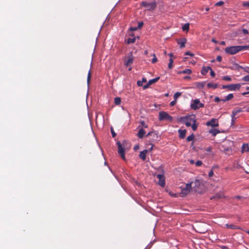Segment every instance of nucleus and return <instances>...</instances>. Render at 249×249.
<instances>
[{
  "mask_svg": "<svg viewBox=\"0 0 249 249\" xmlns=\"http://www.w3.org/2000/svg\"><path fill=\"white\" fill-rule=\"evenodd\" d=\"M134 60V57L132 54V53L130 52L128 54L127 59H125L124 61V64L126 67L131 66Z\"/></svg>",
  "mask_w": 249,
  "mask_h": 249,
  "instance_id": "obj_9",
  "label": "nucleus"
},
{
  "mask_svg": "<svg viewBox=\"0 0 249 249\" xmlns=\"http://www.w3.org/2000/svg\"><path fill=\"white\" fill-rule=\"evenodd\" d=\"M242 79L244 81H249V75L245 76Z\"/></svg>",
  "mask_w": 249,
  "mask_h": 249,
  "instance_id": "obj_45",
  "label": "nucleus"
},
{
  "mask_svg": "<svg viewBox=\"0 0 249 249\" xmlns=\"http://www.w3.org/2000/svg\"><path fill=\"white\" fill-rule=\"evenodd\" d=\"M231 69H232V70H235L239 71L240 69H244V67L241 66L239 65L237 63H234L233 64V68H231Z\"/></svg>",
  "mask_w": 249,
  "mask_h": 249,
  "instance_id": "obj_20",
  "label": "nucleus"
},
{
  "mask_svg": "<svg viewBox=\"0 0 249 249\" xmlns=\"http://www.w3.org/2000/svg\"><path fill=\"white\" fill-rule=\"evenodd\" d=\"M232 119H231V125H233L234 124V122L235 120L236 119V117L235 115L233 116V114L231 115Z\"/></svg>",
  "mask_w": 249,
  "mask_h": 249,
  "instance_id": "obj_39",
  "label": "nucleus"
},
{
  "mask_svg": "<svg viewBox=\"0 0 249 249\" xmlns=\"http://www.w3.org/2000/svg\"><path fill=\"white\" fill-rule=\"evenodd\" d=\"M195 138V136L194 134H192L191 135L188 136L186 138V141L189 142L190 141H192L194 140Z\"/></svg>",
  "mask_w": 249,
  "mask_h": 249,
  "instance_id": "obj_28",
  "label": "nucleus"
},
{
  "mask_svg": "<svg viewBox=\"0 0 249 249\" xmlns=\"http://www.w3.org/2000/svg\"><path fill=\"white\" fill-rule=\"evenodd\" d=\"M146 81H147V80H146V78H143L142 79V82H143V83H145V82H146Z\"/></svg>",
  "mask_w": 249,
  "mask_h": 249,
  "instance_id": "obj_63",
  "label": "nucleus"
},
{
  "mask_svg": "<svg viewBox=\"0 0 249 249\" xmlns=\"http://www.w3.org/2000/svg\"><path fill=\"white\" fill-rule=\"evenodd\" d=\"M192 73V70L191 69H185L182 71H181L178 72V73H183V74H191Z\"/></svg>",
  "mask_w": 249,
  "mask_h": 249,
  "instance_id": "obj_24",
  "label": "nucleus"
},
{
  "mask_svg": "<svg viewBox=\"0 0 249 249\" xmlns=\"http://www.w3.org/2000/svg\"><path fill=\"white\" fill-rule=\"evenodd\" d=\"M242 110L241 109H238L237 110H234L232 112V114L236 116L238 113L241 112Z\"/></svg>",
  "mask_w": 249,
  "mask_h": 249,
  "instance_id": "obj_36",
  "label": "nucleus"
},
{
  "mask_svg": "<svg viewBox=\"0 0 249 249\" xmlns=\"http://www.w3.org/2000/svg\"><path fill=\"white\" fill-rule=\"evenodd\" d=\"M195 164L196 166H200L202 164V162L201 160H197Z\"/></svg>",
  "mask_w": 249,
  "mask_h": 249,
  "instance_id": "obj_42",
  "label": "nucleus"
},
{
  "mask_svg": "<svg viewBox=\"0 0 249 249\" xmlns=\"http://www.w3.org/2000/svg\"><path fill=\"white\" fill-rule=\"evenodd\" d=\"M168 67L169 69H172L173 67V64L169 63Z\"/></svg>",
  "mask_w": 249,
  "mask_h": 249,
  "instance_id": "obj_61",
  "label": "nucleus"
},
{
  "mask_svg": "<svg viewBox=\"0 0 249 249\" xmlns=\"http://www.w3.org/2000/svg\"><path fill=\"white\" fill-rule=\"evenodd\" d=\"M91 74L90 70H89L88 72V78H87V83H88V85L89 84V82H90V81L91 79Z\"/></svg>",
  "mask_w": 249,
  "mask_h": 249,
  "instance_id": "obj_34",
  "label": "nucleus"
},
{
  "mask_svg": "<svg viewBox=\"0 0 249 249\" xmlns=\"http://www.w3.org/2000/svg\"><path fill=\"white\" fill-rule=\"evenodd\" d=\"M246 89L248 90L247 92H244L242 93V94L244 96H245L248 94H249V87H247L246 88Z\"/></svg>",
  "mask_w": 249,
  "mask_h": 249,
  "instance_id": "obj_44",
  "label": "nucleus"
},
{
  "mask_svg": "<svg viewBox=\"0 0 249 249\" xmlns=\"http://www.w3.org/2000/svg\"><path fill=\"white\" fill-rule=\"evenodd\" d=\"M204 105L200 103L199 99H195L192 100V103L190 105V107L194 110H197L200 107H203Z\"/></svg>",
  "mask_w": 249,
  "mask_h": 249,
  "instance_id": "obj_6",
  "label": "nucleus"
},
{
  "mask_svg": "<svg viewBox=\"0 0 249 249\" xmlns=\"http://www.w3.org/2000/svg\"><path fill=\"white\" fill-rule=\"evenodd\" d=\"M220 131L217 129H211L209 131V133L212 134L213 136H215L217 134L219 133Z\"/></svg>",
  "mask_w": 249,
  "mask_h": 249,
  "instance_id": "obj_21",
  "label": "nucleus"
},
{
  "mask_svg": "<svg viewBox=\"0 0 249 249\" xmlns=\"http://www.w3.org/2000/svg\"><path fill=\"white\" fill-rule=\"evenodd\" d=\"M197 231L199 233H205L207 231V230L205 228H199L198 227V230Z\"/></svg>",
  "mask_w": 249,
  "mask_h": 249,
  "instance_id": "obj_33",
  "label": "nucleus"
},
{
  "mask_svg": "<svg viewBox=\"0 0 249 249\" xmlns=\"http://www.w3.org/2000/svg\"><path fill=\"white\" fill-rule=\"evenodd\" d=\"M178 43L180 45V48L185 47V44L187 42V39L185 38H182L178 40Z\"/></svg>",
  "mask_w": 249,
  "mask_h": 249,
  "instance_id": "obj_14",
  "label": "nucleus"
},
{
  "mask_svg": "<svg viewBox=\"0 0 249 249\" xmlns=\"http://www.w3.org/2000/svg\"><path fill=\"white\" fill-rule=\"evenodd\" d=\"M223 197V196L222 195H220L219 194H216L214 196H213V197L211 198V199H219L220 198H222Z\"/></svg>",
  "mask_w": 249,
  "mask_h": 249,
  "instance_id": "obj_35",
  "label": "nucleus"
},
{
  "mask_svg": "<svg viewBox=\"0 0 249 249\" xmlns=\"http://www.w3.org/2000/svg\"><path fill=\"white\" fill-rule=\"evenodd\" d=\"M153 58L152 59V63H155L156 62H157L158 60H157V58L156 56V55L155 54H153Z\"/></svg>",
  "mask_w": 249,
  "mask_h": 249,
  "instance_id": "obj_40",
  "label": "nucleus"
},
{
  "mask_svg": "<svg viewBox=\"0 0 249 249\" xmlns=\"http://www.w3.org/2000/svg\"><path fill=\"white\" fill-rule=\"evenodd\" d=\"M204 150L206 151H207V152H210L212 151V147H207L206 148H205Z\"/></svg>",
  "mask_w": 249,
  "mask_h": 249,
  "instance_id": "obj_53",
  "label": "nucleus"
},
{
  "mask_svg": "<svg viewBox=\"0 0 249 249\" xmlns=\"http://www.w3.org/2000/svg\"><path fill=\"white\" fill-rule=\"evenodd\" d=\"M176 102H177V100H174V101L170 102V105L171 106H174L176 104Z\"/></svg>",
  "mask_w": 249,
  "mask_h": 249,
  "instance_id": "obj_50",
  "label": "nucleus"
},
{
  "mask_svg": "<svg viewBox=\"0 0 249 249\" xmlns=\"http://www.w3.org/2000/svg\"><path fill=\"white\" fill-rule=\"evenodd\" d=\"M212 41L214 43H217L218 42L217 41H216L214 38H212Z\"/></svg>",
  "mask_w": 249,
  "mask_h": 249,
  "instance_id": "obj_62",
  "label": "nucleus"
},
{
  "mask_svg": "<svg viewBox=\"0 0 249 249\" xmlns=\"http://www.w3.org/2000/svg\"><path fill=\"white\" fill-rule=\"evenodd\" d=\"M181 95V92H177L174 95V100H177V99Z\"/></svg>",
  "mask_w": 249,
  "mask_h": 249,
  "instance_id": "obj_32",
  "label": "nucleus"
},
{
  "mask_svg": "<svg viewBox=\"0 0 249 249\" xmlns=\"http://www.w3.org/2000/svg\"><path fill=\"white\" fill-rule=\"evenodd\" d=\"M184 120L192 121L193 124H191V127L193 131H196L197 129L198 124L196 123V116L195 115L186 116L184 117H181L179 118L180 122H184Z\"/></svg>",
  "mask_w": 249,
  "mask_h": 249,
  "instance_id": "obj_2",
  "label": "nucleus"
},
{
  "mask_svg": "<svg viewBox=\"0 0 249 249\" xmlns=\"http://www.w3.org/2000/svg\"><path fill=\"white\" fill-rule=\"evenodd\" d=\"M117 144L118 147V153L120 155L121 158L124 160L125 159L124 149L120 142H118Z\"/></svg>",
  "mask_w": 249,
  "mask_h": 249,
  "instance_id": "obj_10",
  "label": "nucleus"
},
{
  "mask_svg": "<svg viewBox=\"0 0 249 249\" xmlns=\"http://www.w3.org/2000/svg\"><path fill=\"white\" fill-rule=\"evenodd\" d=\"M136 41V38L135 37H133V38H129L127 39V43L128 44H130V43H133L135 42Z\"/></svg>",
  "mask_w": 249,
  "mask_h": 249,
  "instance_id": "obj_30",
  "label": "nucleus"
},
{
  "mask_svg": "<svg viewBox=\"0 0 249 249\" xmlns=\"http://www.w3.org/2000/svg\"><path fill=\"white\" fill-rule=\"evenodd\" d=\"M220 101H222L218 97H215L214 98V101L215 102H219Z\"/></svg>",
  "mask_w": 249,
  "mask_h": 249,
  "instance_id": "obj_55",
  "label": "nucleus"
},
{
  "mask_svg": "<svg viewBox=\"0 0 249 249\" xmlns=\"http://www.w3.org/2000/svg\"><path fill=\"white\" fill-rule=\"evenodd\" d=\"M141 5L145 7L147 10L153 11L157 7V2L155 1L151 2L143 1L142 2Z\"/></svg>",
  "mask_w": 249,
  "mask_h": 249,
  "instance_id": "obj_3",
  "label": "nucleus"
},
{
  "mask_svg": "<svg viewBox=\"0 0 249 249\" xmlns=\"http://www.w3.org/2000/svg\"><path fill=\"white\" fill-rule=\"evenodd\" d=\"M150 86V85H149V83L148 82V83L146 84L145 85H144L143 88L144 89H147L148 88H149Z\"/></svg>",
  "mask_w": 249,
  "mask_h": 249,
  "instance_id": "obj_59",
  "label": "nucleus"
},
{
  "mask_svg": "<svg viewBox=\"0 0 249 249\" xmlns=\"http://www.w3.org/2000/svg\"><path fill=\"white\" fill-rule=\"evenodd\" d=\"M185 55H190L191 56H194V54L190 52H186L185 53Z\"/></svg>",
  "mask_w": 249,
  "mask_h": 249,
  "instance_id": "obj_49",
  "label": "nucleus"
},
{
  "mask_svg": "<svg viewBox=\"0 0 249 249\" xmlns=\"http://www.w3.org/2000/svg\"><path fill=\"white\" fill-rule=\"evenodd\" d=\"M137 85L139 86H142V81H138L137 82Z\"/></svg>",
  "mask_w": 249,
  "mask_h": 249,
  "instance_id": "obj_60",
  "label": "nucleus"
},
{
  "mask_svg": "<svg viewBox=\"0 0 249 249\" xmlns=\"http://www.w3.org/2000/svg\"><path fill=\"white\" fill-rule=\"evenodd\" d=\"M143 23L142 22H139L138 23V25L137 27L138 28V29H141L142 27V26H143Z\"/></svg>",
  "mask_w": 249,
  "mask_h": 249,
  "instance_id": "obj_46",
  "label": "nucleus"
},
{
  "mask_svg": "<svg viewBox=\"0 0 249 249\" xmlns=\"http://www.w3.org/2000/svg\"><path fill=\"white\" fill-rule=\"evenodd\" d=\"M225 226H226V227L227 228L231 229H238V228L236 226H235L234 225H233V224H226L225 225Z\"/></svg>",
  "mask_w": 249,
  "mask_h": 249,
  "instance_id": "obj_26",
  "label": "nucleus"
},
{
  "mask_svg": "<svg viewBox=\"0 0 249 249\" xmlns=\"http://www.w3.org/2000/svg\"><path fill=\"white\" fill-rule=\"evenodd\" d=\"M207 87L209 88H213V89H215L218 87V84H213V83H209L207 84Z\"/></svg>",
  "mask_w": 249,
  "mask_h": 249,
  "instance_id": "obj_22",
  "label": "nucleus"
},
{
  "mask_svg": "<svg viewBox=\"0 0 249 249\" xmlns=\"http://www.w3.org/2000/svg\"><path fill=\"white\" fill-rule=\"evenodd\" d=\"M205 85V82H198L196 84V87L198 88L202 89V88H203L204 87Z\"/></svg>",
  "mask_w": 249,
  "mask_h": 249,
  "instance_id": "obj_25",
  "label": "nucleus"
},
{
  "mask_svg": "<svg viewBox=\"0 0 249 249\" xmlns=\"http://www.w3.org/2000/svg\"><path fill=\"white\" fill-rule=\"evenodd\" d=\"M159 119L160 121L167 120L172 122L173 117L165 111H160L159 112Z\"/></svg>",
  "mask_w": 249,
  "mask_h": 249,
  "instance_id": "obj_7",
  "label": "nucleus"
},
{
  "mask_svg": "<svg viewBox=\"0 0 249 249\" xmlns=\"http://www.w3.org/2000/svg\"><path fill=\"white\" fill-rule=\"evenodd\" d=\"M244 71L248 73H249V67H244V69H243Z\"/></svg>",
  "mask_w": 249,
  "mask_h": 249,
  "instance_id": "obj_58",
  "label": "nucleus"
},
{
  "mask_svg": "<svg viewBox=\"0 0 249 249\" xmlns=\"http://www.w3.org/2000/svg\"><path fill=\"white\" fill-rule=\"evenodd\" d=\"M157 178H159V185L161 187H164L165 184V178L163 175L158 174L157 175Z\"/></svg>",
  "mask_w": 249,
  "mask_h": 249,
  "instance_id": "obj_13",
  "label": "nucleus"
},
{
  "mask_svg": "<svg viewBox=\"0 0 249 249\" xmlns=\"http://www.w3.org/2000/svg\"><path fill=\"white\" fill-rule=\"evenodd\" d=\"M193 183L194 186L192 187V189L196 192L201 193L202 191V187L203 186L202 181L200 179H196Z\"/></svg>",
  "mask_w": 249,
  "mask_h": 249,
  "instance_id": "obj_4",
  "label": "nucleus"
},
{
  "mask_svg": "<svg viewBox=\"0 0 249 249\" xmlns=\"http://www.w3.org/2000/svg\"><path fill=\"white\" fill-rule=\"evenodd\" d=\"M224 80L231 81V78L229 76H225L223 77L222 78Z\"/></svg>",
  "mask_w": 249,
  "mask_h": 249,
  "instance_id": "obj_38",
  "label": "nucleus"
},
{
  "mask_svg": "<svg viewBox=\"0 0 249 249\" xmlns=\"http://www.w3.org/2000/svg\"><path fill=\"white\" fill-rule=\"evenodd\" d=\"M191 121H187V122H185V125L187 126V127H189V126H191ZM183 123H184V122H182Z\"/></svg>",
  "mask_w": 249,
  "mask_h": 249,
  "instance_id": "obj_48",
  "label": "nucleus"
},
{
  "mask_svg": "<svg viewBox=\"0 0 249 249\" xmlns=\"http://www.w3.org/2000/svg\"><path fill=\"white\" fill-rule=\"evenodd\" d=\"M208 71L206 69L205 67H203L201 71V73L202 75H205L207 73Z\"/></svg>",
  "mask_w": 249,
  "mask_h": 249,
  "instance_id": "obj_31",
  "label": "nucleus"
},
{
  "mask_svg": "<svg viewBox=\"0 0 249 249\" xmlns=\"http://www.w3.org/2000/svg\"><path fill=\"white\" fill-rule=\"evenodd\" d=\"M111 132L113 138H115L116 136V134L115 133L112 127H111Z\"/></svg>",
  "mask_w": 249,
  "mask_h": 249,
  "instance_id": "obj_43",
  "label": "nucleus"
},
{
  "mask_svg": "<svg viewBox=\"0 0 249 249\" xmlns=\"http://www.w3.org/2000/svg\"><path fill=\"white\" fill-rule=\"evenodd\" d=\"M148 152V150H144L142 151L141 152L139 155L140 158L142 159L143 160H145L146 159V154Z\"/></svg>",
  "mask_w": 249,
  "mask_h": 249,
  "instance_id": "obj_15",
  "label": "nucleus"
},
{
  "mask_svg": "<svg viewBox=\"0 0 249 249\" xmlns=\"http://www.w3.org/2000/svg\"><path fill=\"white\" fill-rule=\"evenodd\" d=\"M178 132L179 133V137L180 139H184L185 137L186 133V130L185 129H179Z\"/></svg>",
  "mask_w": 249,
  "mask_h": 249,
  "instance_id": "obj_17",
  "label": "nucleus"
},
{
  "mask_svg": "<svg viewBox=\"0 0 249 249\" xmlns=\"http://www.w3.org/2000/svg\"><path fill=\"white\" fill-rule=\"evenodd\" d=\"M182 30L183 31H188L189 29V23H186L182 26Z\"/></svg>",
  "mask_w": 249,
  "mask_h": 249,
  "instance_id": "obj_27",
  "label": "nucleus"
},
{
  "mask_svg": "<svg viewBox=\"0 0 249 249\" xmlns=\"http://www.w3.org/2000/svg\"><path fill=\"white\" fill-rule=\"evenodd\" d=\"M245 151L249 152V146L248 144H244L242 146L241 152L243 153Z\"/></svg>",
  "mask_w": 249,
  "mask_h": 249,
  "instance_id": "obj_19",
  "label": "nucleus"
},
{
  "mask_svg": "<svg viewBox=\"0 0 249 249\" xmlns=\"http://www.w3.org/2000/svg\"><path fill=\"white\" fill-rule=\"evenodd\" d=\"M160 77H156L155 78H154L153 79L150 80L148 81L149 84L151 85L152 84L155 83L156 82H157L160 79Z\"/></svg>",
  "mask_w": 249,
  "mask_h": 249,
  "instance_id": "obj_23",
  "label": "nucleus"
},
{
  "mask_svg": "<svg viewBox=\"0 0 249 249\" xmlns=\"http://www.w3.org/2000/svg\"><path fill=\"white\" fill-rule=\"evenodd\" d=\"M210 75L212 77H214L215 75V72L213 71V70H211L210 71Z\"/></svg>",
  "mask_w": 249,
  "mask_h": 249,
  "instance_id": "obj_57",
  "label": "nucleus"
},
{
  "mask_svg": "<svg viewBox=\"0 0 249 249\" xmlns=\"http://www.w3.org/2000/svg\"><path fill=\"white\" fill-rule=\"evenodd\" d=\"M242 32H243V33L244 34H245V35H248V34H249V32H248V31L247 29H243L242 30Z\"/></svg>",
  "mask_w": 249,
  "mask_h": 249,
  "instance_id": "obj_52",
  "label": "nucleus"
},
{
  "mask_svg": "<svg viewBox=\"0 0 249 249\" xmlns=\"http://www.w3.org/2000/svg\"><path fill=\"white\" fill-rule=\"evenodd\" d=\"M138 30V28L137 27H131L129 29V30L130 31H136Z\"/></svg>",
  "mask_w": 249,
  "mask_h": 249,
  "instance_id": "obj_51",
  "label": "nucleus"
},
{
  "mask_svg": "<svg viewBox=\"0 0 249 249\" xmlns=\"http://www.w3.org/2000/svg\"><path fill=\"white\" fill-rule=\"evenodd\" d=\"M242 5L243 6L249 8V1L243 2Z\"/></svg>",
  "mask_w": 249,
  "mask_h": 249,
  "instance_id": "obj_47",
  "label": "nucleus"
},
{
  "mask_svg": "<svg viewBox=\"0 0 249 249\" xmlns=\"http://www.w3.org/2000/svg\"><path fill=\"white\" fill-rule=\"evenodd\" d=\"M192 183L193 182L191 183H187L185 184V187H181L180 194L182 196H184L190 193L191 189H192Z\"/></svg>",
  "mask_w": 249,
  "mask_h": 249,
  "instance_id": "obj_5",
  "label": "nucleus"
},
{
  "mask_svg": "<svg viewBox=\"0 0 249 249\" xmlns=\"http://www.w3.org/2000/svg\"><path fill=\"white\" fill-rule=\"evenodd\" d=\"M220 44L221 45H225L226 44V43L225 41H221L220 43Z\"/></svg>",
  "mask_w": 249,
  "mask_h": 249,
  "instance_id": "obj_64",
  "label": "nucleus"
},
{
  "mask_svg": "<svg viewBox=\"0 0 249 249\" xmlns=\"http://www.w3.org/2000/svg\"><path fill=\"white\" fill-rule=\"evenodd\" d=\"M149 136H152L151 142L159 141L160 139L158 134L155 131H150L146 135V137Z\"/></svg>",
  "mask_w": 249,
  "mask_h": 249,
  "instance_id": "obj_11",
  "label": "nucleus"
},
{
  "mask_svg": "<svg viewBox=\"0 0 249 249\" xmlns=\"http://www.w3.org/2000/svg\"><path fill=\"white\" fill-rule=\"evenodd\" d=\"M241 86V84H230L228 85H223V89H228L229 90H236L239 89Z\"/></svg>",
  "mask_w": 249,
  "mask_h": 249,
  "instance_id": "obj_8",
  "label": "nucleus"
},
{
  "mask_svg": "<svg viewBox=\"0 0 249 249\" xmlns=\"http://www.w3.org/2000/svg\"><path fill=\"white\" fill-rule=\"evenodd\" d=\"M206 124L207 126H212V127H218L219 126L217 119L214 118L212 119L210 121L207 122Z\"/></svg>",
  "mask_w": 249,
  "mask_h": 249,
  "instance_id": "obj_12",
  "label": "nucleus"
},
{
  "mask_svg": "<svg viewBox=\"0 0 249 249\" xmlns=\"http://www.w3.org/2000/svg\"><path fill=\"white\" fill-rule=\"evenodd\" d=\"M223 4H224V2L223 1H218L217 3H216L215 4V5L217 6H220L222 5Z\"/></svg>",
  "mask_w": 249,
  "mask_h": 249,
  "instance_id": "obj_41",
  "label": "nucleus"
},
{
  "mask_svg": "<svg viewBox=\"0 0 249 249\" xmlns=\"http://www.w3.org/2000/svg\"><path fill=\"white\" fill-rule=\"evenodd\" d=\"M140 124H141V126L144 128H147L148 125L145 123L144 121H141Z\"/></svg>",
  "mask_w": 249,
  "mask_h": 249,
  "instance_id": "obj_37",
  "label": "nucleus"
},
{
  "mask_svg": "<svg viewBox=\"0 0 249 249\" xmlns=\"http://www.w3.org/2000/svg\"><path fill=\"white\" fill-rule=\"evenodd\" d=\"M249 48V46H231L225 48V53L229 54H234L238 52L247 50Z\"/></svg>",
  "mask_w": 249,
  "mask_h": 249,
  "instance_id": "obj_1",
  "label": "nucleus"
},
{
  "mask_svg": "<svg viewBox=\"0 0 249 249\" xmlns=\"http://www.w3.org/2000/svg\"><path fill=\"white\" fill-rule=\"evenodd\" d=\"M216 60L218 62H221L222 61V57L220 55H218L216 57Z\"/></svg>",
  "mask_w": 249,
  "mask_h": 249,
  "instance_id": "obj_54",
  "label": "nucleus"
},
{
  "mask_svg": "<svg viewBox=\"0 0 249 249\" xmlns=\"http://www.w3.org/2000/svg\"><path fill=\"white\" fill-rule=\"evenodd\" d=\"M145 134V131L142 128H141V129H139L138 133L137 134V136L140 139H142L144 137Z\"/></svg>",
  "mask_w": 249,
  "mask_h": 249,
  "instance_id": "obj_16",
  "label": "nucleus"
},
{
  "mask_svg": "<svg viewBox=\"0 0 249 249\" xmlns=\"http://www.w3.org/2000/svg\"><path fill=\"white\" fill-rule=\"evenodd\" d=\"M233 94L230 93V94H228L224 99H221V100L223 102H226V101L231 100V99L233 98Z\"/></svg>",
  "mask_w": 249,
  "mask_h": 249,
  "instance_id": "obj_18",
  "label": "nucleus"
},
{
  "mask_svg": "<svg viewBox=\"0 0 249 249\" xmlns=\"http://www.w3.org/2000/svg\"><path fill=\"white\" fill-rule=\"evenodd\" d=\"M213 175V170L212 169L209 173V177H212Z\"/></svg>",
  "mask_w": 249,
  "mask_h": 249,
  "instance_id": "obj_56",
  "label": "nucleus"
},
{
  "mask_svg": "<svg viewBox=\"0 0 249 249\" xmlns=\"http://www.w3.org/2000/svg\"><path fill=\"white\" fill-rule=\"evenodd\" d=\"M121 99L120 97H116L114 99V103L116 105H119L121 104Z\"/></svg>",
  "mask_w": 249,
  "mask_h": 249,
  "instance_id": "obj_29",
  "label": "nucleus"
}]
</instances>
